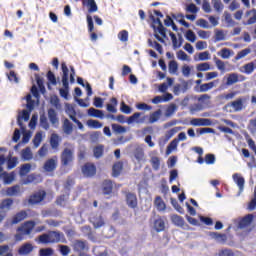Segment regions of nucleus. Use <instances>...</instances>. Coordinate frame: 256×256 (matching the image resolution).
I'll list each match as a JSON object with an SVG mask.
<instances>
[{
    "mask_svg": "<svg viewBox=\"0 0 256 256\" xmlns=\"http://www.w3.org/2000/svg\"><path fill=\"white\" fill-rule=\"evenodd\" d=\"M87 23H88V32L90 33V41L92 43H95L97 39H99V36L97 33L93 32L95 31V25L93 24V17L91 15H87Z\"/></svg>",
    "mask_w": 256,
    "mask_h": 256,
    "instance_id": "14",
    "label": "nucleus"
},
{
    "mask_svg": "<svg viewBox=\"0 0 256 256\" xmlns=\"http://www.w3.org/2000/svg\"><path fill=\"white\" fill-rule=\"evenodd\" d=\"M154 205L157 209V211H165L167 206L165 205V202L163 201V198L161 196H157L154 200Z\"/></svg>",
    "mask_w": 256,
    "mask_h": 256,
    "instance_id": "38",
    "label": "nucleus"
},
{
    "mask_svg": "<svg viewBox=\"0 0 256 256\" xmlns=\"http://www.w3.org/2000/svg\"><path fill=\"white\" fill-rule=\"evenodd\" d=\"M111 104L106 105V109L109 113H117V105H119V101L117 98L113 97L110 99Z\"/></svg>",
    "mask_w": 256,
    "mask_h": 256,
    "instance_id": "34",
    "label": "nucleus"
},
{
    "mask_svg": "<svg viewBox=\"0 0 256 256\" xmlns=\"http://www.w3.org/2000/svg\"><path fill=\"white\" fill-rule=\"evenodd\" d=\"M90 223L94 226V229H99L105 225V220H103V216L100 214H93L90 217Z\"/></svg>",
    "mask_w": 256,
    "mask_h": 256,
    "instance_id": "17",
    "label": "nucleus"
},
{
    "mask_svg": "<svg viewBox=\"0 0 256 256\" xmlns=\"http://www.w3.org/2000/svg\"><path fill=\"white\" fill-rule=\"evenodd\" d=\"M27 217H28L27 211L21 210L12 217L11 225H17L18 223H21V221H25Z\"/></svg>",
    "mask_w": 256,
    "mask_h": 256,
    "instance_id": "18",
    "label": "nucleus"
},
{
    "mask_svg": "<svg viewBox=\"0 0 256 256\" xmlns=\"http://www.w3.org/2000/svg\"><path fill=\"white\" fill-rule=\"evenodd\" d=\"M171 40H172V45L174 49H179V47H181V45H183V37H179V40H177V36L175 35V33L170 32L169 33Z\"/></svg>",
    "mask_w": 256,
    "mask_h": 256,
    "instance_id": "36",
    "label": "nucleus"
},
{
    "mask_svg": "<svg viewBox=\"0 0 256 256\" xmlns=\"http://www.w3.org/2000/svg\"><path fill=\"white\" fill-rule=\"evenodd\" d=\"M150 163H151L154 171H159V169L161 167V159L159 157H157V156L151 157Z\"/></svg>",
    "mask_w": 256,
    "mask_h": 256,
    "instance_id": "42",
    "label": "nucleus"
},
{
    "mask_svg": "<svg viewBox=\"0 0 256 256\" xmlns=\"http://www.w3.org/2000/svg\"><path fill=\"white\" fill-rule=\"evenodd\" d=\"M59 157L53 156L44 162L43 169L46 173H53L57 169Z\"/></svg>",
    "mask_w": 256,
    "mask_h": 256,
    "instance_id": "9",
    "label": "nucleus"
},
{
    "mask_svg": "<svg viewBox=\"0 0 256 256\" xmlns=\"http://www.w3.org/2000/svg\"><path fill=\"white\" fill-rule=\"evenodd\" d=\"M248 129L251 133H256V118L250 119Z\"/></svg>",
    "mask_w": 256,
    "mask_h": 256,
    "instance_id": "64",
    "label": "nucleus"
},
{
    "mask_svg": "<svg viewBox=\"0 0 256 256\" xmlns=\"http://www.w3.org/2000/svg\"><path fill=\"white\" fill-rule=\"evenodd\" d=\"M112 130L114 131V133H119V134L127 132V128L119 124H112Z\"/></svg>",
    "mask_w": 256,
    "mask_h": 256,
    "instance_id": "60",
    "label": "nucleus"
},
{
    "mask_svg": "<svg viewBox=\"0 0 256 256\" xmlns=\"http://www.w3.org/2000/svg\"><path fill=\"white\" fill-rule=\"evenodd\" d=\"M209 237L215 239L217 243H227V234H221L219 232H209Z\"/></svg>",
    "mask_w": 256,
    "mask_h": 256,
    "instance_id": "25",
    "label": "nucleus"
},
{
    "mask_svg": "<svg viewBox=\"0 0 256 256\" xmlns=\"http://www.w3.org/2000/svg\"><path fill=\"white\" fill-rule=\"evenodd\" d=\"M212 5L217 13H221V11H223V9L225 8L221 0H212Z\"/></svg>",
    "mask_w": 256,
    "mask_h": 256,
    "instance_id": "50",
    "label": "nucleus"
},
{
    "mask_svg": "<svg viewBox=\"0 0 256 256\" xmlns=\"http://www.w3.org/2000/svg\"><path fill=\"white\" fill-rule=\"evenodd\" d=\"M151 20L153 21V29H157L158 33L162 35V37H167L165 26H163V22L161 19L155 18V16H151Z\"/></svg>",
    "mask_w": 256,
    "mask_h": 256,
    "instance_id": "15",
    "label": "nucleus"
},
{
    "mask_svg": "<svg viewBox=\"0 0 256 256\" xmlns=\"http://www.w3.org/2000/svg\"><path fill=\"white\" fill-rule=\"evenodd\" d=\"M30 171H31V164L29 163L23 164L20 167L19 175L21 177H24V175H27L28 173H30Z\"/></svg>",
    "mask_w": 256,
    "mask_h": 256,
    "instance_id": "49",
    "label": "nucleus"
},
{
    "mask_svg": "<svg viewBox=\"0 0 256 256\" xmlns=\"http://www.w3.org/2000/svg\"><path fill=\"white\" fill-rule=\"evenodd\" d=\"M59 143H61V138H59V134H51L50 146L53 151H59Z\"/></svg>",
    "mask_w": 256,
    "mask_h": 256,
    "instance_id": "24",
    "label": "nucleus"
},
{
    "mask_svg": "<svg viewBox=\"0 0 256 256\" xmlns=\"http://www.w3.org/2000/svg\"><path fill=\"white\" fill-rule=\"evenodd\" d=\"M39 255L40 256H51V255H53V250H52V248H42L39 250Z\"/></svg>",
    "mask_w": 256,
    "mask_h": 256,
    "instance_id": "63",
    "label": "nucleus"
},
{
    "mask_svg": "<svg viewBox=\"0 0 256 256\" xmlns=\"http://www.w3.org/2000/svg\"><path fill=\"white\" fill-rule=\"evenodd\" d=\"M61 70H62V85L64 88L59 89L60 97L63 99H69V79L70 83H75V67L70 66V74H69V67H67V63H61Z\"/></svg>",
    "mask_w": 256,
    "mask_h": 256,
    "instance_id": "1",
    "label": "nucleus"
},
{
    "mask_svg": "<svg viewBox=\"0 0 256 256\" xmlns=\"http://www.w3.org/2000/svg\"><path fill=\"white\" fill-rule=\"evenodd\" d=\"M170 221H172L173 225H175L176 227L184 229V231H189L191 229V226L185 223V219L180 215L172 214L170 216Z\"/></svg>",
    "mask_w": 256,
    "mask_h": 256,
    "instance_id": "8",
    "label": "nucleus"
},
{
    "mask_svg": "<svg viewBox=\"0 0 256 256\" xmlns=\"http://www.w3.org/2000/svg\"><path fill=\"white\" fill-rule=\"evenodd\" d=\"M242 73H245L246 75H251V73H253V71H255L256 69V62H250L247 63L243 66Z\"/></svg>",
    "mask_w": 256,
    "mask_h": 256,
    "instance_id": "39",
    "label": "nucleus"
},
{
    "mask_svg": "<svg viewBox=\"0 0 256 256\" xmlns=\"http://www.w3.org/2000/svg\"><path fill=\"white\" fill-rule=\"evenodd\" d=\"M13 203L14 200L12 198L3 199L0 202V211H3L4 213L11 211V209H13Z\"/></svg>",
    "mask_w": 256,
    "mask_h": 256,
    "instance_id": "19",
    "label": "nucleus"
},
{
    "mask_svg": "<svg viewBox=\"0 0 256 256\" xmlns=\"http://www.w3.org/2000/svg\"><path fill=\"white\" fill-rule=\"evenodd\" d=\"M218 256H236L231 248H222L218 251Z\"/></svg>",
    "mask_w": 256,
    "mask_h": 256,
    "instance_id": "44",
    "label": "nucleus"
},
{
    "mask_svg": "<svg viewBox=\"0 0 256 256\" xmlns=\"http://www.w3.org/2000/svg\"><path fill=\"white\" fill-rule=\"evenodd\" d=\"M50 237V243H67V238H65V234L60 231H50L48 232Z\"/></svg>",
    "mask_w": 256,
    "mask_h": 256,
    "instance_id": "11",
    "label": "nucleus"
},
{
    "mask_svg": "<svg viewBox=\"0 0 256 256\" xmlns=\"http://www.w3.org/2000/svg\"><path fill=\"white\" fill-rule=\"evenodd\" d=\"M105 151V147L103 145H98L93 149L94 157L96 159H101L103 157V153Z\"/></svg>",
    "mask_w": 256,
    "mask_h": 256,
    "instance_id": "41",
    "label": "nucleus"
},
{
    "mask_svg": "<svg viewBox=\"0 0 256 256\" xmlns=\"http://www.w3.org/2000/svg\"><path fill=\"white\" fill-rule=\"evenodd\" d=\"M233 181L238 185L239 191H243L245 189V178L241 176V174L235 173L233 174Z\"/></svg>",
    "mask_w": 256,
    "mask_h": 256,
    "instance_id": "28",
    "label": "nucleus"
},
{
    "mask_svg": "<svg viewBox=\"0 0 256 256\" xmlns=\"http://www.w3.org/2000/svg\"><path fill=\"white\" fill-rule=\"evenodd\" d=\"M123 171V162L118 161L112 166V177H119Z\"/></svg>",
    "mask_w": 256,
    "mask_h": 256,
    "instance_id": "32",
    "label": "nucleus"
},
{
    "mask_svg": "<svg viewBox=\"0 0 256 256\" xmlns=\"http://www.w3.org/2000/svg\"><path fill=\"white\" fill-rule=\"evenodd\" d=\"M217 85H219V79L202 84L200 85V93H207V91H211V89H213V87H217Z\"/></svg>",
    "mask_w": 256,
    "mask_h": 256,
    "instance_id": "26",
    "label": "nucleus"
},
{
    "mask_svg": "<svg viewBox=\"0 0 256 256\" xmlns=\"http://www.w3.org/2000/svg\"><path fill=\"white\" fill-rule=\"evenodd\" d=\"M62 129L66 135H71V133H73V123L65 118L63 120Z\"/></svg>",
    "mask_w": 256,
    "mask_h": 256,
    "instance_id": "33",
    "label": "nucleus"
},
{
    "mask_svg": "<svg viewBox=\"0 0 256 256\" xmlns=\"http://www.w3.org/2000/svg\"><path fill=\"white\" fill-rule=\"evenodd\" d=\"M168 69L170 73H177V71H179V64H177V61L171 60L168 65Z\"/></svg>",
    "mask_w": 256,
    "mask_h": 256,
    "instance_id": "53",
    "label": "nucleus"
},
{
    "mask_svg": "<svg viewBox=\"0 0 256 256\" xmlns=\"http://www.w3.org/2000/svg\"><path fill=\"white\" fill-rule=\"evenodd\" d=\"M185 38L187 39V41H190V43H195V41H197V36L195 35V32H193V30H188L185 33Z\"/></svg>",
    "mask_w": 256,
    "mask_h": 256,
    "instance_id": "54",
    "label": "nucleus"
},
{
    "mask_svg": "<svg viewBox=\"0 0 256 256\" xmlns=\"http://www.w3.org/2000/svg\"><path fill=\"white\" fill-rule=\"evenodd\" d=\"M247 101V98H238L226 105V107H232L234 113H239L245 109L244 103Z\"/></svg>",
    "mask_w": 256,
    "mask_h": 256,
    "instance_id": "10",
    "label": "nucleus"
},
{
    "mask_svg": "<svg viewBox=\"0 0 256 256\" xmlns=\"http://www.w3.org/2000/svg\"><path fill=\"white\" fill-rule=\"evenodd\" d=\"M192 68L193 67H191V66H189L187 64L183 65L182 68H181L183 77H190L191 76V69Z\"/></svg>",
    "mask_w": 256,
    "mask_h": 256,
    "instance_id": "61",
    "label": "nucleus"
},
{
    "mask_svg": "<svg viewBox=\"0 0 256 256\" xmlns=\"http://www.w3.org/2000/svg\"><path fill=\"white\" fill-rule=\"evenodd\" d=\"M91 129H101L103 127V123L99 122L98 120L90 119L86 123Z\"/></svg>",
    "mask_w": 256,
    "mask_h": 256,
    "instance_id": "45",
    "label": "nucleus"
},
{
    "mask_svg": "<svg viewBox=\"0 0 256 256\" xmlns=\"http://www.w3.org/2000/svg\"><path fill=\"white\" fill-rule=\"evenodd\" d=\"M75 156L73 155V150L65 148L60 155L61 167H69L73 163Z\"/></svg>",
    "mask_w": 256,
    "mask_h": 256,
    "instance_id": "5",
    "label": "nucleus"
},
{
    "mask_svg": "<svg viewBox=\"0 0 256 256\" xmlns=\"http://www.w3.org/2000/svg\"><path fill=\"white\" fill-rule=\"evenodd\" d=\"M122 193L125 196L126 205L129 209H137L139 207V200L135 192L123 191Z\"/></svg>",
    "mask_w": 256,
    "mask_h": 256,
    "instance_id": "6",
    "label": "nucleus"
},
{
    "mask_svg": "<svg viewBox=\"0 0 256 256\" xmlns=\"http://www.w3.org/2000/svg\"><path fill=\"white\" fill-rule=\"evenodd\" d=\"M178 145H179V140H176L174 138V140H172L170 142V144L167 146V149H166L167 155H169V153H171V151H175V149H177Z\"/></svg>",
    "mask_w": 256,
    "mask_h": 256,
    "instance_id": "52",
    "label": "nucleus"
},
{
    "mask_svg": "<svg viewBox=\"0 0 256 256\" xmlns=\"http://www.w3.org/2000/svg\"><path fill=\"white\" fill-rule=\"evenodd\" d=\"M118 39L122 41V43H127V41H129V32L127 30H121L118 33Z\"/></svg>",
    "mask_w": 256,
    "mask_h": 256,
    "instance_id": "51",
    "label": "nucleus"
},
{
    "mask_svg": "<svg viewBox=\"0 0 256 256\" xmlns=\"http://www.w3.org/2000/svg\"><path fill=\"white\" fill-rule=\"evenodd\" d=\"M48 118L51 125H59V117H57V111L55 109H48Z\"/></svg>",
    "mask_w": 256,
    "mask_h": 256,
    "instance_id": "30",
    "label": "nucleus"
},
{
    "mask_svg": "<svg viewBox=\"0 0 256 256\" xmlns=\"http://www.w3.org/2000/svg\"><path fill=\"white\" fill-rule=\"evenodd\" d=\"M179 131H181L180 127H174L168 130L165 134L166 141H169V139H171V137H174L176 133H179Z\"/></svg>",
    "mask_w": 256,
    "mask_h": 256,
    "instance_id": "48",
    "label": "nucleus"
},
{
    "mask_svg": "<svg viewBox=\"0 0 256 256\" xmlns=\"http://www.w3.org/2000/svg\"><path fill=\"white\" fill-rule=\"evenodd\" d=\"M72 249L75 253H79V256H85V253L89 251V243L87 240H74L72 243Z\"/></svg>",
    "mask_w": 256,
    "mask_h": 256,
    "instance_id": "3",
    "label": "nucleus"
},
{
    "mask_svg": "<svg viewBox=\"0 0 256 256\" xmlns=\"http://www.w3.org/2000/svg\"><path fill=\"white\" fill-rule=\"evenodd\" d=\"M247 79L244 75L238 73H230L226 79V85L231 87V85H235V83L243 82Z\"/></svg>",
    "mask_w": 256,
    "mask_h": 256,
    "instance_id": "12",
    "label": "nucleus"
},
{
    "mask_svg": "<svg viewBox=\"0 0 256 256\" xmlns=\"http://www.w3.org/2000/svg\"><path fill=\"white\" fill-rule=\"evenodd\" d=\"M33 244L31 243H24L22 246L18 249L19 255H29L30 253H33Z\"/></svg>",
    "mask_w": 256,
    "mask_h": 256,
    "instance_id": "23",
    "label": "nucleus"
},
{
    "mask_svg": "<svg viewBox=\"0 0 256 256\" xmlns=\"http://www.w3.org/2000/svg\"><path fill=\"white\" fill-rule=\"evenodd\" d=\"M40 126L42 129H45V131L49 129V121L47 120V116H45V114L40 115Z\"/></svg>",
    "mask_w": 256,
    "mask_h": 256,
    "instance_id": "57",
    "label": "nucleus"
},
{
    "mask_svg": "<svg viewBox=\"0 0 256 256\" xmlns=\"http://www.w3.org/2000/svg\"><path fill=\"white\" fill-rule=\"evenodd\" d=\"M1 175L3 176L4 183L6 185H11V183H13V181H15V174L13 172L10 174L7 172H4Z\"/></svg>",
    "mask_w": 256,
    "mask_h": 256,
    "instance_id": "40",
    "label": "nucleus"
},
{
    "mask_svg": "<svg viewBox=\"0 0 256 256\" xmlns=\"http://www.w3.org/2000/svg\"><path fill=\"white\" fill-rule=\"evenodd\" d=\"M22 159H24V161H31V159H33L31 148L26 147L25 149L22 150Z\"/></svg>",
    "mask_w": 256,
    "mask_h": 256,
    "instance_id": "43",
    "label": "nucleus"
},
{
    "mask_svg": "<svg viewBox=\"0 0 256 256\" xmlns=\"http://www.w3.org/2000/svg\"><path fill=\"white\" fill-rule=\"evenodd\" d=\"M35 221L28 220L21 224L17 229V233L15 234L14 238L15 241H23L27 235H31L33 233V230L35 229Z\"/></svg>",
    "mask_w": 256,
    "mask_h": 256,
    "instance_id": "2",
    "label": "nucleus"
},
{
    "mask_svg": "<svg viewBox=\"0 0 256 256\" xmlns=\"http://www.w3.org/2000/svg\"><path fill=\"white\" fill-rule=\"evenodd\" d=\"M102 192H103V195H111V193H113V181L112 180H104L102 182Z\"/></svg>",
    "mask_w": 256,
    "mask_h": 256,
    "instance_id": "22",
    "label": "nucleus"
},
{
    "mask_svg": "<svg viewBox=\"0 0 256 256\" xmlns=\"http://www.w3.org/2000/svg\"><path fill=\"white\" fill-rule=\"evenodd\" d=\"M38 155L39 157H47V155H49V146L47 144H43L38 150Z\"/></svg>",
    "mask_w": 256,
    "mask_h": 256,
    "instance_id": "56",
    "label": "nucleus"
},
{
    "mask_svg": "<svg viewBox=\"0 0 256 256\" xmlns=\"http://www.w3.org/2000/svg\"><path fill=\"white\" fill-rule=\"evenodd\" d=\"M214 62L219 71H225V62L217 57H214Z\"/></svg>",
    "mask_w": 256,
    "mask_h": 256,
    "instance_id": "62",
    "label": "nucleus"
},
{
    "mask_svg": "<svg viewBox=\"0 0 256 256\" xmlns=\"http://www.w3.org/2000/svg\"><path fill=\"white\" fill-rule=\"evenodd\" d=\"M73 185H75V179H73V177L69 176L66 180V182L64 183V189L66 191H71V187H73Z\"/></svg>",
    "mask_w": 256,
    "mask_h": 256,
    "instance_id": "58",
    "label": "nucleus"
},
{
    "mask_svg": "<svg viewBox=\"0 0 256 256\" xmlns=\"http://www.w3.org/2000/svg\"><path fill=\"white\" fill-rule=\"evenodd\" d=\"M254 216L253 214H248L244 216L242 219H240L238 223V228L239 229H246V227H249L251 223H253Z\"/></svg>",
    "mask_w": 256,
    "mask_h": 256,
    "instance_id": "21",
    "label": "nucleus"
},
{
    "mask_svg": "<svg viewBox=\"0 0 256 256\" xmlns=\"http://www.w3.org/2000/svg\"><path fill=\"white\" fill-rule=\"evenodd\" d=\"M88 115L89 117H95L96 119H104L105 113H103V110L90 108L88 109Z\"/></svg>",
    "mask_w": 256,
    "mask_h": 256,
    "instance_id": "31",
    "label": "nucleus"
},
{
    "mask_svg": "<svg viewBox=\"0 0 256 256\" xmlns=\"http://www.w3.org/2000/svg\"><path fill=\"white\" fill-rule=\"evenodd\" d=\"M81 171L84 177L91 179V177H95L97 175V166L91 162H87L82 166Z\"/></svg>",
    "mask_w": 256,
    "mask_h": 256,
    "instance_id": "7",
    "label": "nucleus"
},
{
    "mask_svg": "<svg viewBox=\"0 0 256 256\" xmlns=\"http://www.w3.org/2000/svg\"><path fill=\"white\" fill-rule=\"evenodd\" d=\"M45 197H47V192L45 190H38L29 196L27 199L28 205H39L45 201Z\"/></svg>",
    "mask_w": 256,
    "mask_h": 256,
    "instance_id": "4",
    "label": "nucleus"
},
{
    "mask_svg": "<svg viewBox=\"0 0 256 256\" xmlns=\"http://www.w3.org/2000/svg\"><path fill=\"white\" fill-rule=\"evenodd\" d=\"M139 117H141V112H136L132 116L128 117L126 123H128V125H131L132 123H143L145 118L139 120Z\"/></svg>",
    "mask_w": 256,
    "mask_h": 256,
    "instance_id": "35",
    "label": "nucleus"
},
{
    "mask_svg": "<svg viewBox=\"0 0 256 256\" xmlns=\"http://www.w3.org/2000/svg\"><path fill=\"white\" fill-rule=\"evenodd\" d=\"M20 193H21V186L19 185H14L6 189L7 197H16L17 195H20Z\"/></svg>",
    "mask_w": 256,
    "mask_h": 256,
    "instance_id": "29",
    "label": "nucleus"
},
{
    "mask_svg": "<svg viewBox=\"0 0 256 256\" xmlns=\"http://www.w3.org/2000/svg\"><path fill=\"white\" fill-rule=\"evenodd\" d=\"M167 223V218L159 216L154 220V230L156 233H162L165 231V224Z\"/></svg>",
    "mask_w": 256,
    "mask_h": 256,
    "instance_id": "16",
    "label": "nucleus"
},
{
    "mask_svg": "<svg viewBox=\"0 0 256 256\" xmlns=\"http://www.w3.org/2000/svg\"><path fill=\"white\" fill-rule=\"evenodd\" d=\"M197 71H209L211 69V65L209 64V62H203L200 64H197L196 66Z\"/></svg>",
    "mask_w": 256,
    "mask_h": 256,
    "instance_id": "59",
    "label": "nucleus"
},
{
    "mask_svg": "<svg viewBox=\"0 0 256 256\" xmlns=\"http://www.w3.org/2000/svg\"><path fill=\"white\" fill-rule=\"evenodd\" d=\"M82 5L83 7L88 8V13H97V11H99V7L95 0H82Z\"/></svg>",
    "mask_w": 256,
    "mask_h": 256,
    "instance_id": "20",
    "label": "nucleus"
},
{
    "mask_svg": "<svg viewBox=\"0 0 256 256\" xmlns=\"http://www.w3.org/2000/svg\"><path fill=\"white\" fill-rule=\"evenodd\" d=\"M160 117H161V109H158L152 114H150L149 123H157Z\"/></svg>",
    "mask_w": 256,
    "mask_h": 256,
    "instance_id": "46",
    "label": "nucleus"
},
{
    "mask_svg": "<svg viewBox=\"0 0 256 256\" xmlns=\"http://www.w3.org/2000/svg\"><path fill=\"white\" fill-rule=\"evenodd\" d=\"M38 243H41L42 245H49L51 243L49 233H44L38 237Z\"/></svg>",
    "mask_w": 256,
    "mask_h": 256,
    "instance_id": "47",
    "label": "nucleus"
},
{
    "mask_svg": "<svg viewBox=\"0 0 256 256\" xmlns=\"http://www.w3.org/2000/svg\"><path fill=\"white\" fill-rule=\"evenodd\" d=\"M249 53H251V49L245 48L237 53V55L235 56V60L239 61V59H243V57H247V55H249Z\"/></svg>",
    "mask_w": 256,
    "mask_h": 256,
    "instance_id": "55",
    "label": "nucleus"
},
{
    "mask_svg": "<svg viewBox=\"0 0 256 256\" xmlns=\"http://www.w3.org/2000/svg\"><path fill=\"white\" fill-rule=\"evenodd\" d=\"M31 116V112L27 110L22 111V116H18L17 123L21 129H23V119L24 121H29V117Z\"/></svg>",
    "mask_w": 256,
    "mask_h": 256,
    "instance_id": "37",
    "label": "nucleus"
},
{
    "mask_svg": "<svg viewBox=\"0 0 256 256\" xmlns=\"http://www.w3.org/2000/svg\"><path fill=\"white\" fill-rule=\"evenodd\" d=\"M211 123V119L209 118H192L190 120V125L193 127H209Z\"/></svg>",
    "mask_w": 256,
    "mask_h": 256,
    "instance_id": "13",
    "label": "nucleus"
},
{
    "mask_svg": "<svg viewBox=\"0 0 256 256\" xmlns=\"http://www.w3.org/2000/svg\"><path fill=\"white\" fill-rule=\"evenodd\" d=\"M251 15V17H250ZM245 18L250 17L245 23L244 25H255L256 23V10L252 9V10H248L245 15Z\"/></svg>",
    "mask_w": 256,
    "mask_h": 256,
    "instance_id": "27",
    "label": "nucleus"
}]
</instances>
